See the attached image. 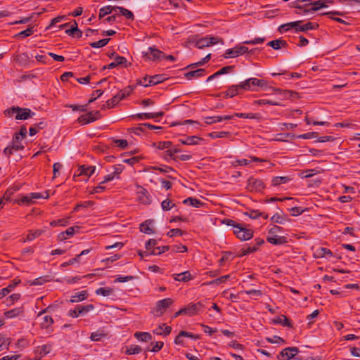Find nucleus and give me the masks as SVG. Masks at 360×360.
<instances>
[{
  "label": "nucleus",
  "mask_w": 360,
  "mask_h": 360,
  "mask_svg": "<svg viewBox=\"0 0 360 360\" xmlns=\"http://www.w3.org/2000/svg\"><path fill=\"white\" fill-rule=\"evenodd\" d=\"M33 202H34V200H33L32 195H30V193L27 195L22 196L20 200L15 201V202H16L19 205H20V204L29 205V204L32 203Z\"/></svg>",
  "instance_id": "55"
},
{
  "label": "nucleus",
  "mask_w": 360,
  "mask_h": 360,
  "mask_svg": "<svg viewBox=\"0 0 360 360\" xmlns=\"http://www.w3.org/2000/svg\"><path fill=\"white\" fill-rule=\"evenodd\" d=\"M114 62L117 66L127 67V60L123 56L116 55Z\"/></svg>",
  "instance_id": "58"
},
{
  "label": "nucleus",
  "mask_w": 360,
  "mask_h": 360,
  "mask_svg": "<svg viewBox=\"0 0 360 360\" xmlns=\"http://www.w3.org/2000/svg\"><path fill=\"white\" fill-rule=\"evenodd\" d=\"M164 79L165 78L163 75H155L153 76H150L149 77L148 84H150V86L156 85L163 82Z\"/></svg>",
  "instance_id": "46"
},
{
  "label": "nucleus",
  "mask_w": 360,
  "mask_h": 360,
  "mask_svg": "<svg viewBox=\"0 0 360 360\" xmlns=\"http://www.w3.org/2000/svg\"><path fill=\"white\" fill-rule=\"evenodd\" d=\"M173 301L170 298L163 299L156 303V307L153 311L154 316H161L167 310V309L172 304Z\"/></svg>",
  "instance_id": "8"
},
{
  "label": "nucleus",
  "mask_w": 360,
  "mask_h": 360,
  "mask_svg": "<svg viewBox=\"0 0 360 360\" xmlns=\"http://www.w3.org/2000/svg\"><path fill=\"white\" fill-rule=\"evenodd\" d=\"M265 188L262 180L253 176L248 179L247 188L251 192H260Z\"/></svg>",
  "instance_id": "9"
},
{
  "label": "nucleus",
  "mask_w": 360,
  "mask_h": 360,
  "mask_svg": "<svg viewBox=\"0 0 360 360\" xmlns=\"http://www.w3.org/2000/svg\"><path fill=\"white\" fill-rule=\"evenodd\" d=\"M307 5L309 7V10L307 11L306 12H311V14L314 13L316 11H319L321 8L328 7L327 5H325L322 3L321 0L307 3Z\"/></svg>",
  "instance_id": "21"
},
{
  "label": "nucleus",
  "mask_w": 360,
  "mask_h": 360,
  "mask_svg": "<svg viewBox=\"0 0 360 360\" xmlns=\"http://www.w3.org/2000/svg\"><path fill=\"white\" fill-rule=\"evenodd\" d=\"M88 297V293L86 290H83L81 292H76L75 295L71 296L70 302H78L86 300Z\"/></svg>",
  "instance_id": "36"
},
{
  "label": "nucleus",
  "mask_w": 360,
  "mask_h": 360,
  "mask_svg": "<svg viewBox=\"0 0 360 360\" xmlns=\"http://www.w3.org/2000/svg\"><path fill=\"white\" fill-rule=\"evenodd\" d=\"M267 82L264 79H258L251 77L240 82V87L243 91H257L258 87H266Z\"/></svg>",
  "instance_id": "3"
},
{
  "label": "nucleus",
  "mask_w": 360,
  "mask_h": 360,
  "mask_svg": "<svg viewBox=\"0 0 360 360\" xmlns=\"http://www.w3.org/2000/svg\"><path fill=\"white\" fill-rule=\"evenodd\" d=\"M144 56L150 60H160L165 57V53L155 48L150 47L145 52Z\"/></svg>",
  "instance_id": "13"
},
{
  "label": "nucleus",
  "mask_w": 360,
  "mask_h": 360,
  "mask_svg": "<svg viewBox=\"0 0 360 360\" xmlns=\"http://www.w3.org/2000/svg\"><path fill=\"white\" fill-rule=\"evenodd\" d=\"M210 58H211V54H208L205 57L202 58L200 61H198L197 63H195L190 64V65H187L186 68H184L183 70H187V69H189V68L193 69V68H197L198 66H202L205 63L208 62L210 60Z\"/></svg>",
  "instance_id": "43"
},
{
  "label": "nucleus",
  "mask_w": 360,
  "mask_h": 360,
  "mask_svg": "<svg viewBox=\"0 0 360 360\" xmlns=\"http://www.w3.org/2000/svg\"><path fill=\"white\" fill-rule=\"evenodd\" d=\"M86 105H70L68 107L72 108L73 111L86 112L87 110Z\"/></svg>",
  "instance_id": "62"
},
{
  "label": "nucleus",
  "mask_w": 360,
  "mask_h": 360,
  "mask_svg": "<svg viewBox=\"0 0 360 360\" xmlns=\"http://www.w3.org/2000/svg\"><path fill=\"white\" fill-rule=\"evenodd\" d=\"M267 242L273 245H283L287 243L286 238L284 236H277L276 235L268 236L266 238Z\"/></svg>",
  "instance_id": "30"
},
{
  "label": "nucleus",
  "mask_w": 360,
  "mask_h": 360,
  "mask_svg": "<svg viewBox=\"0 0 360 360\" xmlns=\"http://www.w3.org/2000/svg\"><path fill=\"white\" fill-rule=\"evenodd\" d=\"M117 6H105L101 8L99 10L98 18L102 19L105 15L117 11Z\"/></svg>",
  "instance_id": "29"
},
{
  "label": "nucleus",
  "mask_w": 360,
  "mask_h": 360,
  "mask_svg": "<svg viewBox=\"0 0 360 360\" xmlns=\"http://www.w3.org/2000/svg\"><path fill=\"white\" fill-rule=\"evenodd\" d=\"M234 68H235L234 65L225 66V67H223L222 68H221L219 70H218L217 72V73L218 76H220L224 74H227V73H229L230 72H231L234 69Z\"/></svg>",
  "instance_id": "64"
},
{
  "label": "nucleus",
  "mask_w": 360,
  "mask_h": 360,
  "mask_svg": "<svg viewBox=\"0 0 360 360\" xmlns=\"http://www.w3.org/2000/svg\"><path fill=\"white\" fill-rule=\"evenodd\" d=\"M182 203H184L186 205L191 206L196 208L201 207L204 205V202H202L201 200L193 197L187 198L186 199L183 200Z\"/></svg>",
  "instance_id": "26"
},
{
  "label": "nucleus",
  "mask_w": 360,
  "mask_h": 360,
  "mask_svg": "<svg viewBox=\"0 0 360 360\" xmlns=\"http://www.w3.org/2000/svg\"><path fill=\"white\" fill-rule=\"evenodd\" d=\"M321 15H326L328 16V18H330V19L338 22H340V23H342V24H345V25H347L348 24L345 20H344L342 18H335V17H333V15H340V16H343L344 13H342V12H340V11H328V12H325V13H323L321 14Z\"/></svg>",
  "instance_id": "23"
},
{
  "label": "nucleus",
  "mask_w": 360,
  "mask_h": 360,
  "mask_svg": "<svg viewBox=\"0 0 360 360\" xmlns=\"http://www.w3.org/2000/svg\"><path fill=\"white\" fill-rule=\"evenodd\" d=\"M172 142L171 141H162L159 142L158 145V148L160 150L167 149L165 153V159H172L176 160L178 158L177 154L179 153L180 150L176 147L171 148Z\"/></svg>",
  "instance_id": "4"
},
{
  "label": "nucleus",
  "mask_w": 360,
  "mask_h": 360,
  "mask_svg": "<svg viewBox=\"0 0 360 360\" xmlns=\"http://www.w3.org/2000/svg\"><path fill=\"white\" fill-rule=\"evenodd\" d=\"M101 117V115L99 110H94L79 116L77 122L82 125H85L99 120Z\"/></svg>",
  "instance_id": "6"
},
{
  "label": "nucleus",
  "mask_w": 360,
  "mask_h": 360,
  "mask_svg": "<svg viewBox=\"0 0 360 360\" xmlns=\"http://www.w3.org/2000/svg\"><path fill=\"white\" fill-rule=\"evenodd\" d=\"M21 281L20 279H14L12 283L9 284L7 287L2 288L0 290V299L3 298L4 296L11 292L13 288L20 283Z\"/></svg>",
  "instance_id": "24"
},
{
  "label": "nucleus",
  "mask_w": 360,
  "mask_h": 360,
  "mask_svg": "<svg viewBox=\"0 0 360 360\" xmlns=\"http://www.w3.org/2000/svg\"><path fill=\"white\" fill-rule=\"evenodd\" d=\"M273 322L276 324H281L285 327H292L291 321L284 315H281L280 316L275 318L273 320Z\"/></svg>",
  "instance_id": "33"
},
{
  "label": "nucleus",
  "mask_w": 360,
  "mask_h": 360,
  "mask_svg": "<svg viewBox=\"0 0 360 360\" xmlns=\"http://www.w3.org/2000/svg\"><path fill=\"white\" fill-rule=\"evenodd\" d=\"M134 337L140 341L146 342L151 341L153 339V337L150 335V333L148 332H136L134 334Z\"/></svg>",
  "instance_id": "41"
},
{
  "label": "nucleus",
  "mask_w": 360,
  "mask_h": 360,
  "mask_svg": "<svg viewBox=\"0 0 360 360\" xmlns=\"http://www.w3.org/2000/svg\"><path fill=\"white\" fill-rule=\"evenodd\" d=\"M79 226H71L67 229L65 231H63L58 235V240L64 241L67 240L68 238L72 237L75 233L76 231H78L79 230Z\"/></svg>",
  "instance_id": "17"
},
{
  "label": "nucleus",
  "mask_w": 360,
  "mask_h": 360,
  "mask_svg": "<svg viewBox=\"0 0 360 360\" xmlns=\"http://www.w3.org/2000/svg\"><path fill=\"white\" fill-rule=\"evenodd\" d=\"M181 136L185 137L184 139H181V145H187V146L200 145L205 141L204 139L199 137L198 136H186V135L181 134Z\"/></svg>",
  "instance_id": "16"
},
{
  "label": "nucleus",
  "mask_w": 360,
  "mask_h": 360,
  "mask_svg": "<svg viewBox=\"0 0 360 360\" xmlns=\"http://www.w3.org/2000/svg\"><path fill=\"white\" fill-rule=\"evenodd\" d=\"M264 243V240L260 238H256L255 239V244L253 246L248 245L245 248H242L240 251V253L238 255L239 257H243L245 255H247L250 253H252L256 252L259 247L262 245Z\"/></svg>",
  "instance_id": "15"
},
{
  "label": "nucleus",
  "mask_w": 360,
  "mask_h": 360,
  "mask_svg": "<svg viewBox=\"0 0 360 360\" xmlns=\"http://www.w3.org/2000/svg\"><path fill=\"white\" fill-rule=\"evenodd\" d=\"M142 351V349L139 345H131L128 348L125 353L127 355L139 354Z\"/></svg>",
  "instance_id": "56"
},
{
  "label": "nucleus",
  "mask_w": 360,
  "mask_h": 360,
  "mask_svg": "<svg viewBox=\"0 0 360 360\" xmlns=\"http://www.w3.org/2000/svg\"><path fill=\"white\" fill-rule=\"evenodd\" d=\"M5 114L8 116H13L15 114V118L16 120H27L32 117L35 113L32 112L30 108H20V107H13L5 110Z\"/></svg>",
  "instance_id": "2"
},
{
  "label": "nucleus",
  "mask_w": 360,
  "mask_h": 360,
  "mask_svg": "<svg viewBox=\"0 0 360 360\" xmlns=\"http://www.w3.org/2000/svg\"><path fill=\"white\" fill-rule=\"evenodd\" d=\"M267 45L271 46L274 50H278L281 47L287 46L288 44H287L286 41H285V40L276 39V40H272V41H269L267 44Z\"/></svg>",
  "instance_id": "37"
},
{
  "label": "nucleus",
  "mask_w": 360,
  "mask_h": 360,
  "mask_svg": "<svg viewBox=\"0 0 360 360\" xmlns=\"http://www.w3.org/2000/svg\"><path fill=\"white\" fill-rule=\"evenodd\" d=\"M301 23H302V21L298 20V21H294V22H290L288 23L283 24L278 27V30L279 32L283 33V32L290 30L292 28H294L295 30V27H298V25Z\"/></svg>",
  "instance_id": "28"
},
{
  "label": "nucleus",
  "mask_w": 360,
  "mask_h": 360,
  "mask_svg": "<svg viewBox=\"0 0 360 360\" xmlns=\"http://www.w3.org/2000/svg\"><path fill=\"white\" fill-rule=\"evenodd\" d=\"M48 281L46 279V276L39 277L35 278L34 281H31L30 284L31 285H41Z\"/></svg>",
  "instance_id": "63"
},
{
  "label": "nucleus",
  "mask_w": 360,
  "mask_h": 360,
  "mask_svg": "<svg viewBox=\"0 0 360 360\" xmlns=\"http://www.w3.org/2000/svg\"><path fill=\"white\" fill-rule=\"evenodd\" d=\"M103 91L101 89L94 91L91 94V98L89 99V101L88 102V105L91 103L94 102L98 98L101 96L103 95Z\"/></svg>",
  "instance_id": "60"
},
{
  "label": "nucleus",
  "mask_w": 360,
  "mask_h": 360,
  "mask_svg": "<svg viewBox=\"0 0 360 360\" xmlns=\"http://www.w3.org/2000/svg\"><path fill=\"white\" fill-rule=\"evenodd\" d=\"M94 309V306L91 304L87 305H77L78 312L81 315H84Z\"/></svg>",
  "instance_id": "49"
},
{
  "label": "nucleus",
  "mask_w": 360,
  "mask_h": 360,
  "mask_svg": "<svg viewBox=\"0 0 360 360\" xmlns=\"http://www.w3.org/2000/svg\"><path fill=\"white\" fill-rule=\"evenodd\" d=\"M234 117H238L240 118H248V119H254L257 120L259 118V115L257 113H235Z\"/></svg>",
  "instance_id": "51"
},
{
  "label": "nucleus",
  "mask_w": 360,
  "mask_h": 360,
  "mask_svg": "<svg viewBox=\"0 0 360 360\" xmlns=\"http://www.w3.org/2000/svg\"><path fill=\"white\" fill-rule=\"evenodd\" d=\"M234 234L240 240H248L253 236V231L251 229L244 228L242 224L233 230Z\"/></svg>",
  "instance_id": "10"
},
{
  "label": "nucleus",
  "mask_w": 360,
  "mask_h": 360,
  "mask_svg": "<svg viewBox=\"0 0 360 360\" xmlns=\"http://www.w3.org/2000/svg\"><path fill=\"white\" fill-rule=\"evenodd\" d=\"M51 347H52V345H50V344L44 345L41 347H38L35 349V353L37 354H39L41 357H42V356L50 353Z\"/></svg>",
  "instance_id": "38"
},
{
  "label": "nucleus",
  "mask_w": 360,
  "mask_h": 360,
  "mask_svg": "<svg viewBox=\"0 0 360 360\" xmlns=\"http://www.w3.org/2000/svg\"><path fill=\"white\" fill-rule=\"evenodd\" d=\"M230 135L228 131H213L209 134V136L212 139L224 138Z\"/></svg>",
  "instance_id": "57"
},
{
  "label": "nucleus",
  "mask_w": 360,
  "mask_h": 360,
  "mask_svg": "<svg viewBox=\"0 0 360 360\" xmlns=\"http://www.w3.org/2000/svg\"><path fill=\"white\" fill-rule=\"evenodd\" d=\"M158 242L155 239H149L146 243L145 248L147 250L146 252H145L146 255H149L150 252L155 248V245H157Z\"/></svg>",
  "instance_id": "53"
},
{
  "label": "nucleus",
  "mask_w": 360,
  "mask_h": 360,
  "mask_svg": "<svg viewBox=\"0 0 360 360\" xmlns=\"http://www.w3.org/2000/svg\"><path fill=\"white\" fill-rule=\"evenodd\" d=\"M117 10H119L120 14L124 16L127 19L131 20L134 19L133 13L129 10L120 6H117Z\"/></svg>",
  "instance_id": "47"
},
{
  "label": "nucleus",
  "mask_w": 360,
  "mask_h": 360,
  "mask_svg": "<svg viewBox=\"0 0 360 360\" xmlns=\"http://www.w3.org/2000/svg\"><path fill=\"white\" fill-rule=\"evenodd\" d=\"M113 293V289L111 288H100L96 290L97 295H102L103 297H108Z\"/></svg>",
  "instance_id": "45"
},
{
  "label": "nucleus",
  "mask_w": 360,
  "mask_h": 360,
  "mask_svg": "<svg viewBox=\"0 0 360 360\" xmlns=\"http://www.w3.org/2000/svg\"><path fill=\"white\" fill-rule=\"evenodd\" d=\"M133 90L134 87L132 86H128L127 87L119 91L118 93L112 98L108 100L105 105H103L101 109L104 110L106 108H111L115 107L121 100L129 96Z\"/></svg>",
  "instance_id": "1"
},
{
  "label": "nucleus",
  "mask_w": 360,
  "mask_h": 360,
  "mask_svg": "<svg viewBox=\"0 0 360 360\" xmlns=\"http://www.w3.org/2000/svg\"><path fill=\"white\" fill-rule=\"evenodd\" d=\"M248 51V48L245 46H237L226 51L225 58H236Z\"/></svg>",
  "instance_id": "12"
},
{
  "label": "nucleus",
  "mask_w": 360,
  "mask_h": 360,
  "mask_svg": "<svg viewBox=\"0 0 360 360\" xmlns=\"http://www.w3.org/2000/svg\"><path fill=\"white\" fill-rule=\"evenodd\" d=\"M265 41V37H256L252 40H246L242 42L243 44H262Z\"/></svg>",
  "instance_id": "59"
},
{
  "label": "nucleus",
  "mask_w": 360,
  "mask_h": 360,
  "mask_svg": "<svg viewBox=\"0 0 360 360\" xmlns=\"http://www.w3.org/2000/svg\"><path fill=\"white\" fill-rule=\"evenodd\" d=\"M241 90H243V89L240 87V83L237 85H231L226 91V96L233 98L236 95L238 94Z\"/></svg>",
  "instance_id": "34"
},
{
  "label": "nucleus",
  "mask_w": 360,
  "mask_h": 360,
  "mask_svg": "<svg viewBox=\"0 0 360 360\" xmlns=\"http://www.w3.org/2000/svg\"><path fill=\"white\" fill-rule=\"evenodd\" d=\"M140 188L141 189V191L140 192H139V200L140 202L143 205L150 204L151 200H150V195L148 194V192L147 191L146 189H145L142 187H140Z\"/></svg>",
  "instance_id": "31"
},
{
  "label": "nucleus",
  "mask_w": 360,
  "mask_h": 360,
  "mask_svg": "<svg viewBox=\"0 0 360 360\" xmlns=\"http://www.w3.org/2000/svg\"><path fill=\"white\" fill-rule=\"evenodd\" d=\"M193 43H195V46L200 49L210 46L207 37L201 39L193 38Z\"/></svg>",
  "instance_id": "40"
},
{
  "label": "nucleus",
  "mask_w": 360,
  "mask_h": 360,
  "mask_svg": "<svg viewBox=\"0 0 360 360\" xmlns=\"http://www.w3.org/2000/svg\"><path fill=\"white\" fill-rule=\"evenodd\" d=\"M206 75L205 69L200 68L198 70H191L184 74V77L188 80H192L199 77H204Z\"/></svg>",
  "instance_id": "18"
},
{
  "label": "nucleus",
  "mask_w": 360,
  "mask_h": 360,
  "mask_svg": "<svg viewBox=\"0 0 360 360\" xmlns=\"http://www.w3.org/2000/svg\"><path fill=\"white\" fill-rule=\"evenodd\" d=\"M287 220L288 217L286 214H279L276 213L271 217V221L272 222L279 224H283Z\"/></svg>",
  "instance_id": "44"
},
{
  "label": "nucleus",
  "mask_w": 360,
  "mask_h": 360,
  "mask_svg": "<svg viewBox=\"0 0 360 360\" xmlns=\"http://www.w3.org/2000/svg\"><path fill=\"white\" fill-rule=\"evenodd\" d=\"M298 352L299 349L296 347H286L279 353L277 359L278 360H289L293 358Z\"/></svg>",
  "instance_id": "11"
},
{
  "label": "nucleus",
  "mask_w": 360,
  "mask_h": 360,
  "mask_svg": "<svg viewBox=\"0 0 360 360\" xmlns=\"http://www.w3.org/2000/svg\"><path fill=\"white\" fill-rule=\"evenodd\" d=\"M291 179L289 176H276L271 180V185L273 186H277L281 184H284L290 181Z\"/></svg>",
  "instance_id": "42"
},
{
  "label": "nucleus",
  "mask_w": 360,
  "mask_h": 360,
  "mask_svg": "<svg viewBox=\"0 0 360 360\" xmlns=\"http://www.w3.org/2000/svg\"><path fill=\"white\" fill-rule=\"evenodd\" d=\"M110 40V38H105V39H101L98 41H94V42L90 43V46L92 48H101V47H103L105 45H107Z\"/></svg>",
  "instance_id": "52"
},
{
  "label": "nucleus",
  "mask_w": 360,
  "mask_h": 360,
  "mask_svg": "<svg viewBox=\"0 0 360 360\" xmlns=\"http://www.w3.org/2000/svg\"><path fill=\"white\" fill-rule=\"evenodd\" d=\"M11 341L10 338H7L6 335L0 334V352L4 349V345H6V349H8Z\"/></svg>",
  "instance_id": "50"
},
{
  "label": "nucleus",
  "mask_w": 360,
  "mask_h": 360,
  "mask_svg": "<svg viewBox=\"0 0 360 360\" xmlns=\"http://www.w3.org/2000/svg\"><path fill=\"white\" fill-rule=\"evenodd\" d=\"M204 308L205 305L201 302L190 303L186 307L181 308V314L192 316L201 312Z\"/></svg>",
  "instance_id": "5"
},
{
  "label": "nucleus",
  "mask_w": 360,
  "mask_h": 360,
  "mask_svg": "<svg viewBox=\"0 0 360 360\" xmlns=\"http://www.w3.org/2000/svg\"><path fill=\"white\" fill-rule=\"evenodd\" d=\"M53 323V319L50 316H45L43 318V321L41 323V328L43 329H49L50 326Z\"/></svg>",
  "instance_id": "48"
},
{
  "label": "nucleus",
  "mask_w": 360,
  "mask_h": 360,
  "mask_svg": "<svg viewBox=\"0 0 360 360\" xmlns=\"http://www.w3.org/2000/svg\"><path fill=\"white\" fill-rule=\"evenodd\" d=\"M24 311V309L22 307L14 308L13 309L8 310L4 313V315L7 318H15L20 314H22Z\"/></svg>",
  "instance_id": "39"
},
{
  "label": "nucleus",
  "mask_w": 360,
  "mask_h": 360,
  "mask_svg": "<svg viewBox=\"0 0 360 360\" xmlns=\"http://www.w3.org/2000/svg\"><path fill=\"white\" fill-rule=\"evenodd\" d=\"M326 256L332 257L333 256V253L330 250L323 247L317 248L314 252V257L316 258H323Z\"/></svg>",
  "instance_id": "32"
},
{
  "label": "nucleus",
  "mask_w": 360,
  "mask_h": 360,
  "mask_svg": "<svg viewBox=\"0 0 360 360\" xmlns=\"http://www.w3.org/2000/svg\"><path fill=\"white\" fill-rule=\"evenodd\" d=\"M181 131H186L187 133H193L194 132V129H199L200 127V124L192 120H186L181 121Z\"/></svg>",
  "instance_id": "14"
},
{
  "label": "nucleus",
  "mask_w": 360,
  "mask_h": 360,
  "mask_svg": "<svg viewBox=\"0 0 360 360\" xmlns=\"http://www.w3.org/2000/svg\"><path fill=\"white\" fill-rule=\"evenodd\" d=\"M242 292L245 293L247 295H252L255 297V300H257V297H261L262 295V292L261 290H254V289L245 290Z\"/></svg>",
  "instance_id": "61"
},
{
  "label": "nucleus",
  "mask_w": 360,
  "mask_h": 360,
  "mask_svg": "<svg viewBox=\"0 0 360 360\" xmlns=\"http://www.w3.org/2000/svg\"><path fill=\"white\" fill-rule=\"evenodd\" d=\"M164 115L163 112H150V113H139L135 115L137 118L140 120H147V119H157L159 117H162Z\"/></svg>",
  "instance_id": "27"
},
{
  "label": "nucleus",
  "mask_w": 360,
  "mask_h": 360,
  "mask_svg": "<svg viewBox=\"0 0 360 360\" xmlns=\"http://www.w3.org/2000/svg\"><path fill=\"white\" fill-rule=\"evenodd\" d=\"M319 27L318 23L316 22H308L305 23L304 25H300V24L298 25V27H295V32H307L308 30H316Z\"/></svg>",
  "instance_id": "22"
},
{
  "label": "nucleus",
  "mask_w": 360,
  "mask_h": 360,
  "mask_svg": "<svg viewBox=\"0 0 360 360\" xmlns=\"http://www.w3.org/2000/svg\"><path fill=\"white\" fill-rule=\"evenodd\" d=\"M300 1H294L292 3V7H294L295 8H296V10L295 11V13L297 14V15H307V14H311V12H305L308 10H309V6L307 5V4H305L304 5H300L299 3Z\"/></svg>",
  "instance_id": "19"
},
{
  "label": "nucleus",
  "mask_w": 360,
  "mask_h": 360,
  "mask_svg": "<svg viewBox=\"0 0 360 360\" xmlns=\"http://www.w3.org/2000/svg\"><path fill=\"white\" fill-rule=\"evenodd\" d=\"M197 18L194 10L182 11H181V23L188 24Z\"/></svg>",
  "instance_id": "20"
},
{
  "label": "nucleus",
  "mask_w": 360,
  "mask_h": 360,
  "mask_svg": "<svg viewBox=\"0 0 360 360\" xmlns=\"http://www.w3.org/2000/svg\"><path fill=\"white\" fill-rule=\"evenodd\" d=\"M43 233L41 230H36L34 231H30L26 236V240L31 241L34 238L40 236Z\"/></svg>",
  "instance_id": "54"
},
{
  "label": "nucleus",
  "mask_w": 360,
  "mask_h": 360,
  "mask_svg": "<svg viewBox=\"0 0 360 360\" xmlns=\"http://www.w3.org/2000/svg\"><path fill=\"white\" fill-rule=\"evenodd\" d=\"M153 222V219H148L141 223L140 225L141 231L146 234L154 233V230L150 227Z\"/></svg>",
  "instance_id": "25"
},
{
  "label": "nucleus",
  "mask_w": 360,
  "mask_h": 360,
  "mask_svg": "<svg viewBox=\"0 0 360 360\" xmlns=\"http://www.w3.org/2000/svg\"><path fill=\"white\" fill-rule=\"evenodd\" d=\"M95 167L94 166H88L86 167L85 165L80 166L78 169L79 176L80 175H85L88 177L91 176L95 172Z\"/></svg>",
  "instance_id": "35"
},
{
  "label": "nucleus",
  "mask_w": 360,
  "mask_h": 360,
  "mask_svg": "<svg viewBox=\"0 0 360 360\" xmlns=\"http://www.w3.org/2000/svg\"><path fill=\"white\" fill-rule=\"evenodd\" d=\"M24 146L20 141L19 134H15L12 139V144L8 146L4 150V153L7 157H9L14 151L22 150Z\"/></svg>",
  "instance_id": "7"
}]
</instances>
